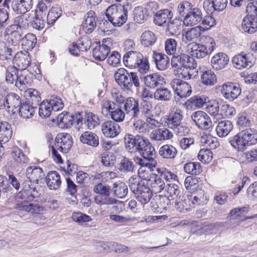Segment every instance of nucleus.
<instances>
[{"mask_svg":"<svg viewBox=\"0 0 257 257\" xmlns=\"http://www.w3.org/2000/svg\"><path fill=\"white\" fill-rule=\"evenodd\" d=\"M229 142L238 152H243L248 146L257 144V130L254 128H247L230 137Z\"/></svg>","mask_w":257,"mask_h":257,"instance_id":"obj_1","label":"nucleus"},{"mask_svg":"<svg viewBox=\"0 0 257 257\" xmlns=\"http://www.w3.org/2000/svg\"><path fill=\"white\" fill-rule=\"evenodd\" d=\"M152 108V105L149 102L144 101L140 104L139 99L133 97H128L123 101V109L131 118L149 115Z\"/></svg>","mask_w":257,"mask_h":257,"instance_id":"obj_2","label":"nucleus"},{"mask_svg":"<svg viewBox=\"0 0 257 257\" xmlns=\"http://www.w3.org/2000/svg\"><path fill=\"white\" fill-rule=\"evenodd\" d=\"M183 111L179 108H173L163 119L164 126L173 130L178 136H184L188 134L189 129L182 121Z\"/></svg>","mask_w":257,"mask_h":257,"instance_id":"obj_3","label":"nucleus"},{"mask_svg":"<svg viewBox=\"0 0 257 257\" xmlns=\"http://www.w3.org/2000/svg\"><path fill=\"white\" fill-rule=\"evenodd\" d=\"M123 62L127 67L138 68L141 73H147L150 68L148 58L136 51H130L125 53L123 57Z\"/></svg>","mask_w":257,"mask_h":257,"instance_id":"obj_4","label":"nucleus"},{"mask_svg":"<svg viewBox=\"0 0 257 257\" xmlns=\"http://www.w3.org/2000/svg\"><path fill=\"white\" fill-rule=\"evenodd\" d=\"M128 185L136 199L142 205L150 202L153 196L152 191L149 187L140 182V178L137 176H132L128 180Z\"/></svg>","mask_w":257,"mask_h":257,"instance_id":"obj_5","label":"nucleus"},{"mask_svg":"<svg viewBox=\"0 0 257 257\" xmlns=\"http://www.w3.org/2000/svg\"><path fill=\"white\" fill-rule=\"evenodd\" d=\"M114 77L118 84L126 90H131L133 86L137 88L140 86V79L136 72L129 73L124 68H120L115 72Z\"/></svg>","mask_w":257,"mask_h":257,"instance_id":"obj_6","label":"nucleus"},{"mask_svg":"<svg viewBox=\"0 0 257 257\" xmlns=\"http://www.w3.org/2000/svg\"><path fill=\"white\" fill-rule=\"evenodd\" d=\"M105 16L113 26L120 27L127 20L128 11L124 6L112 5L106 10Z\"/></svg>","mask_w":257,"mask_h":257,"instance_id":"obj_7","label":"nucleus"},{"mask_svg":"<svg viewBox=\"0 0 257 257\" xmlns=\"http://www.w3.org/2000/svg\"><path fill=\"white\" fill-rule=\"evenodd\" d=\"M215 43L214 40L210 37L205 38V44L191 43L188 45L187 48L189 53L193 57L197 59H201L211 53L214 50Z\"/></svg>","mask_w":257,"mask_h":257,"instance_id":"obj_8","label":"nucleus"},{"mask_svg":"<svg viewBox=\"0 0 257 257\" xmlns=\"http://www.w3.org/2000/svg\"><path fill=\"white\" fill-rule=\"evenodd\" d=\"M246 12L247 15L242 22L241 29L245 33L253 34L257 31V2L248 3Z\"/></svg>","mask_w":257,"mask_h":257,"instance_id":"obj_9","label":"nucleus"},{"mask_svg":"<svg viewBox=\"0 0 257 257\" xmlns=\"http://www.w3.org/2000/svg\"><path fill=\"white\" fill-rule=\"evenodd\" d=\"M63 106L61 99L58 97H55L49 101L44 100L39 105V114L41 117L46 118L50 116L52 111H59Z\"/></svg>","mask_w":257,"mask_h":257,"instance_id":"obj_10","label":"nucleus"},{"mask_svg":"<svg viewBox=\"0 0 257 257\" xmlns=\"http://www.w3.org/2000/svg\"><path fill=\"white\" fill-rule=\"evenodd\" d=\"M139 147L138 151L142 156L147 161L151 162L150 165L152 167H155L157 163L154 161L156 157V152L154 147L151 145L149 140L144 138L143 140V143Z\"/></svg>","mask_w":257,"mask_h":257,"instance_id":"obj_11","label":"nucleus"},{"mask_svg":"<svg viewBox=\"0 0 257 257\" xmlns=\"http://www.w3.org/2000/svg\"><path fill=\"white\" fill-rule=\"evenodd\" d=\"M191 118L197 126L203 130H208L212 126V121L208 115L204 111L198 110L194 112Z\"/></svg>","mask_w":257,"mask_h":257,"instance_id":"obj_12","label":"nucleus"},{"mask_svg":"<svg viewBox=\"0 0 257 257\" xmlns=\"http://www.w3.org/2000/svg\"><path fill=\"white\" fill-rule=\"evenodd\" d=\"M171 85L175 93L181 98L189 96L192 93L190 84L180 79H174L171 82Z\"/></svg>","mask_w":257,"mask_h":257,"instance_id":"obj_13","label":"nucleus"},{"mask_svg":"<svg viewBox=\"0 0 257 257\" xmlns=\"http://www.w3.org/2000/svg\"><path fill=\"white\" fill-rule=\"evenodd\" d=\"M195 61L189 55L185 54H174L171 59V64L173 67H177L182 70V67L190 68L195 65Z\"/></svg>","mask_w":257,"mask_h":257,"instance_id":"obj_14","label":"nucleus"},{"mask_svg":"<svg viewBox=\"0 0 257 257\" xmlns=\"http://www.w3.org/2000/svg\"><path fill=\"white\" fill-rule=\"evenodd\" d=\"M55 147L59 151L66 154L70 150L73 141L71 136L67 133H60L55 139Z\"/></svg>","mask_w":257,"mask_h":257,"instance_id":"obj_15","label":"nucleus"},{"mask_svg":"<svg viewBox=\"0 0 257 257\" xmlns=\"http://www.w3.org/2000/svg\"><path fill=\"white\" fill-rule=\"evenodd\" d=\"M221 92L226 99L233 101L240 94L241 88L238 84L227 82L222 85Z\"/></svg>","mask_w":257,"mask_h":257,"instance_id":"obj_16","label":"nucleus"},{"mask_svg":"<svg viewBox=\"0 0 257 257\" xmlns=\"http://www.w3.org/2000/svg\"><path fill=\"white\" fill-rule=\"evenodd\" d=\"M253 57L251 54L240 53L232 58L233 66L237 69L250 68L253 65Z\"/></svg>","mask_w":257,"mask_h":257,"instance_id":"obj_17","label":"nucleus"},{"mask_svg":"<svg viewBox=\"0 0 257 257\" xmlns=\"http://www.w3.org/2000/svg\"><path fill=\"white\" fill-rule=\"evenodd\" d=\"M102 134L107 138H114L120 133V127L116 122L107 120L103 122L101 126Z\"/></svg>","mask_w":257,"mask_h":257,"instance_id":"obj_18","label":"nucleus"},{"mask_svg":"<svg viewBox=\"0 0 257 257\" xmlns=\"http://www.w3.org/2000/svg\"><path fill=\"white\" fill-rule=\"evenodd\" d=\"M203 14L201 10L194 7L186 15L183 20V23L187 27H192L199 24L202 20Z\"/></svg>","mask_w":257,"mask_h":257,"instance_id":"obj_19","label":"nucleus"},{"mask_svg":"<svg viewBox=\"0 0 257 257\" xmlns=\"http://www.w3.org/2000/svg\"><path fill=\"white\" fill-rule=\"evenodd\" d=\"M96 15L94 11H90L86 14L81 24L82 29L85 33L90 34L93 32L96 27Z\"/></svg>","mask_w":257,"mask_h":257,"instance_id":"obj_20","label":"nucleus"},{"mask_svg":"<svg viewBox=\"0 0 257 257\" xmlns=\"http://www.w3.org/2000/svg\"><path fill=\"white\" fill-rule=\"evenodd\" d=\"M31 58L28 51L24 50L18 52L13 58L14 65L19 69L25 70L30 65Z\"/></svg>","mask_w":257,"mask_h":257,"instance_id":"obj_21","label":"nucleus"},{"mask_svg":"<svg viewBox=\"0 0 257 257\" xmlns=\"http://www.w3.org/2000/svg\"><path fill=\"white\" fill-rule=\"evenodd\" d=\"M155 5L154 3L147 4L144 7H137L134 10V20L139 24L144 23L150 14V8Z\"/></svg>","mask_w":257,"mask_h":257,"instance_id":"obj_22","label":"nucleus"},{"mask_svg":"<svg viewBox=\"0 0 257 257\" xmlns=\"http://www.w3.org/2000/svg\"><path fill=\"white\" fill-rule=\"evenodd\" d=\"M107 41L110 42V39H103L102 44L97 46L93 49L92 56L96 60L102 61L108 56L110 49L106 44Z\"/></svg>","mask_w":257,"mask_h":257,"instance_id":"obj_23","label":"nucleus"},{"mask_svg":"<svg viewBox=\"0 0 257 257\" xmlns=\"http://www.w3.org/2000/svg\"><path fill=\"white\" fill-rule=\"evenodd\" d=\"M6 110L9 113H15L22 104L20 97L16 93L11 92L6 95Z\"/></svg>","mask_w":257,"mask_h":257,"instance_id":"obj_24","label":"nucleus"},{"mask_svg":"<svg viewBox=\"0 0 257 257\" xmlns=\"http://www.w3.org/2000/svg\"><path fill=\"white\" fill-rule=\"evenodd\" d=\"M144 137L137 135L134 136L131 134H126L124 138V142L126 149L129 152H133L138 150L139 147L141 146L142 142Z\"/></svg>","mask_w":257,"mask_h":257,"instance_id":"obj_25","label":"nucleus"},{"mask_svg":"<svg viewBox=\"0 0 257 257\" xmlns=\"http://www.w3.org/2000/svg\"><path fill=\"white\" fill-rule=\"evenodd\" d=\"M26 175L31 184H38L39 181L42 179L45 174L40 167L30 166L26 169Z\"/></svg>","mask_w":257,"mask_h":257,"instance_id":"obj_26","label":"nucleus"},{"mask_svg":"<svg viewBox=\"0 0 257 257\" xmlns=\"http://www.w3.org/2000/svg\"><path fill=\"white\" fill-rule=\"evenodd\" d=\"M229 60V57L225 53L219 52L212 57L211 64L214 69L218 70L225 68Z\"/></svg>","mask_w":257,"mask_h":257,"instance_id":"obj_27","label":"nucleus"},{"mask_svg":"<svg viewBox=\"0 0 257 257\" xmlns=\"http://www.w3.org/2000/svg\"><path fill=\"white\" fill-rule=\"evenodd\" d=\"M146 85L151 88L160 87L166 83L165 78L157 73H152L144 77Z\"/></svg>","mask_w":257,"mask_h":257,"instance_id":"obj_28","label":"nucleus"},{"mask_svg":"<svg viewBox=\"0 0 257 257\" xmlns=\"http://www.w3.org/2000/svg\"><path fill=\"white\" fill-rule=\"evenodd\" d=\"M22 191L19 192L18 196L23 200L21 202H28L32 201L36 195L35 186L31 184H29L25 183Z\"/></svg>","mask_w":257,"mask_h":257,"instance_id":"obj_29","label":"nucleus"},{"mask_svg":"<svg viewBox=\"0 0 257 257\" xmlns=\"http://www.w3.org/2000/svg\"><path fill=\"white\" fill-rule=\"evenodd\" d=\"M10 158L16 166L26 164L29 161L28 158L23 153L22 150L17 146L13 147L12 148Z\"/></svg>","mask_w":257,"mask_h":257,"instance_id":"obj_30","label":"nucleus"},{"mask_svg":"<svg viewBox=\"0 0 257 257\" xmlns=\"http://www.w3.org/2000/svg\"><path fill=\"white\" fill-rule=\"evenodd\" d=\"M16 209L20 211H25L37 215L44 211L45 208L37 204L28 203L27 202H18L16 204Z\"/></svg>","mask_w":257,"mask_h":257,"instance_id":"obj_31","label":"nucleus"},{"mask_svg":"<svg viewBox=\"0 0 257 257\" xmlns=\"http://www.w3.org/2000/svg\"><path fill=\"white\" fill-rule=\"evenodd\" d=\"M32 82L28 71H20L15 83V86L20 91H25Z\"/></svg>","mask_w":257,"mask_h":257,"instance_id":"obj_32","label":"nucleus"},{"mask_svg":"<svg viewBox=\"0 0 257 257\" xmlns=\"http://www.w3.org/2000/svg\"><path fill=\"white\" fill-rule=\"evenodd\" d=\"M173 137V133L168 128H158L153 131L150 134L151 139L156 141L169 140Z\"/></svg>","mask_w":257,"mask_h":257,"instance_id":"obj_33","label":"nucleus"},{"mask_svg":"<svg viewBox=\"0 0 257 257\" xmlns=\"http://www.w3.org/2000/svg\"><path fill=\"white\" fill-rule=\"evenodd\" d=\"M181 193L180 187L175 183H168L165 188L163 193L169 197L170 199L175 200V205L178 206L179 202L177 201V198Z\"/></svg>","mask_w":257,"mask_h":257,"instance_id":"obj_34","label":"nucleus"},{"mask_svg":"<svg viewBox=\"0 0 257 257\" xmlns=\"http://www.w3.org/2000/svg\"><path fill=\"white\" fill-rule=\"evenodd\" d=\"M48 187L51 190H57L61 185V180L59 173L55 171L49 172L46 177Z\"/></svg>","mask_w":257,"mask_h":257,"instance_id":"obj_35","label":"nucleus"},{"mask_svg":"<svg viewBox=\"0 0 257 257\" xmlns=\"http://www.w3.org/2000/svg\"><path fill=\"white\" fill-rule=\"evenodd\" d=\"M173 16V13L170 10H161L158 11L156 14L154 18V22L156 25L162 26L167 21L170 20Z\"/></svg>","mask_w":257,"mask_h":257,"instance_id":"obj_36","label":"nucleus"},{"mask_svg":"<svg viewBox=\"0 0 257 257\" xmlns=\"http://www.w3.org/2000/svg\"><path fill=\"white\" fill-rule=\"evenodd\" d=\"M187 198L189 201L191 202L194 206L204 204L208 199L205 191L202 190H197L190 195H188Z\"/></svg>","mask_w":257,"mask_h":257,"instance_id":"obj_37","label":"nucleus"},{"mask_svg":"<svg viewBox=\"0 0 257 257\" xmlns=\"http://www.w3.org/2000/svg\"><path fill=\"white\" fill-rule=\"evenodd\" d=\"M80 141L83 144L93 147H96L99 145L98 136L91 132L87 131L82 133L80 137Z\"/></svg>","mask_w":257,"mask_h":257,"instance_id":"obj_38","label":"nucleus"},{"mask_svg":"<svg viewBox=\"0 0 257 257\" xmlns=\"http://www.w3.org/2000/svg\"><path fill=\"white\" fill-rule=\"evenodd\" d=\"M12 130L11 125L7 122H0V143L6 144L11 138Z\"/></svg>","mask_w":257,"mask_h":257,"instance_id":"obj_39","label":"nucleus"},{"mask_svg":"<svg viewBox=\"0 0 257 257\" xmlns=\"http://www.w3.org/2000/svg\"><path fill=\"white\" fill-rule=\"evenodd\" d=\"M160 156L163 159H174L177 155V150L173 145L166 144L162 146L159 149Z\"/></svg>","mask_w":257,"mask_h":257,"instance_id":"obj_40","label":"nucleus"},{"mask_svg":"<svg viewBox=\"0 0 257 257\" xmlns=\"http://www.w3.org/2000/svg\"><path fill=\"white\" fill-rule=\"evenodd\" d=\"M233 128V125L229 120H221L216 127L217 135L219 137H225L227 136Z\"/></svg>","mask_w":257,"mask_h":257,"instance_id":"obj_41","label":"nucleus"},{"mask_svg":"<svg viewBox=\"0 0 257 257\" xmlns=\"http://www.w3.org/2000/svg\"><path fill=\"white\" fill-rule=\"evenodd\" d=\"M151 187V191L155 194L164 192L166 184L161 177L158 175H153V178L151 182H149V185Z\"/></svg>","mask_w":257,"mask_h":257,"instance_id":"obj_42","label":"nucleus"},{"mask_svg":"<svg viewBox=\"0 0 257 257\" xmlns=\"http://www.w3.org/2000/svg\"><path fill=\"white\" fill-rule=\"evenodd\" d=\"M172 92L170 89L161 86L158 87L153 94L155 99L159 101H169L172 98Z\"/></svg>","mask_w":257,"mask_h":257,"instance_id":"obj_43","label":"nucleus"},{"mask_svg":"<svg viewBox=\"0 0 257 257\" xmlns=\"http://www.w3.org/2000/svg\"><path fill=\"white\" fill-rule=\"evenodd\" d=\"M208 99V97L204 96L195 95L188 99L185 104L190 108H201L206 105V103Z\"/></svg>","mask_w":257,"mask_h":257,"instance_id":"obj_44","label":"nucleus"},{"mask_svg":"<svg viewBox=\"0 0 257 257\" xmlns=\"http://www.w3.org/2000/svg\"><path fill=\"white\" fill-rule=\"evenodd\" d=\"M153 59L156 67L159 70L163 71L167 68L169 59L167 55L162 53H154Z\"/></svg>","mask_w":257,"mask_h":257,"instance_id":"obj_45","label":"nucleus"},{"mask_svg":"<svg viewBox=\"0 0 257 257\" xmlns=\"http://www.w3.org/2000/svg\"><path fill=\"white\" fill-rule=\"evenodd\" d=\"M204 31V28L200 26L191 28L183 34V41L187 43L200 37L201 32Z\"/></svg>","mask_w":257,"mask_h":257,"instance_id":"obj_46","label":"nucleus"},{"mask_svg":"<svg viewBox=\"0 0 257 257\" xmlns=\"http://www.w3.org/2000/svg\"><path fill=\"white\" fill-rule=\"evenodd\" d=\"M36 106L30 105L27 102L23 103L18 109L20 116L23 118L27 119L32 117L35 112Z\"/></svg>","mask_w":257,"mask_h":257,"instance_id":"obj_47","label":"nucleus"},{"mask_svg":"<svg viewBox=\"0 0 257 257\" xmlns=\"http://www.w3.org/2000/svg\"><path fill=\"white\" fill-rule=\"evenodd\" d=\"M24 96L28 101V103H31L32 105H37L41 100L40 93L36 89L29 88L24 91Z\"/></svg>","mask_w":257,"mask_h":257,"instance_id":"obj_48","label":"nucleus"},{"mask_svg":"<svg viewBox=\"0 0 257 257\" xmlns=\"http://www.w3.org/2000/svg\"><path fill=\"white\" fill-rule=\"evenodd\" d=\"M182 25V22L178 19L170 20L166 29L167 33L170 36L176 35L179 33Z\"/></svg>","mask_w":257,"mask_h":257,"instance_id":"obj_49","label":"nucleus"},{"mask_svg":"<svg viewBox=\"0 0 257 257\" xmlns=\"http://www.w3.org/2000/svg\"><path fill=\"white\" fill-rule=\"evenodd\" d=\"M201 81L206 86H213L217 82L216 76L212 70H205L203 72L201 76Z\"/></svg>","mask_w":257,"mask_h":257,"instance_id":"obj_50","label":"nucleus"},{"mask_svg":"<svg viewBox=\"0 0 257 257\" xmlns=\"http://www.w3.org/2000/svg\"><path fill=\"white\" fill-rule=\"evenodd\" d=\"M37 43V38L33 34H26L22 39V46L24 50L28 51L32 50Z\"/></svg>","mask_w":257,"mask_h":257,"instance_id":"obj_51","label":"nucleus"},{"mask_svg":"<svg viewBox=\"0 0 257 257\" xmlns=\"http://www.w3.org/2000/svg\"><path fill=\"white\" fill-rule=\"evenodd\" d=\"M112 190L114 195L119 198L124 197L128 192L127 185L124 182L121 181L113 184Z\"/></svg>","mask_w":257,"mask_h":257,"instance_id":"obj_52","label":"nucleus"},{"mask_svg":"<svg viewBox=\"0 0 257 257\" xmlns=\"http://www.w3.org/2000/svg\"><path fill=\"white\" fill-rule=\"evenodd\" d=\"M62 10L59 6L53 7L49 11L47 16V22L48 25L53 24L61 16Z\"/></svg>","mask_w":257,"mask_h":257,"instance_id":"obj_53","label":"nucleus"},{"mask_svg":"<svg viewBox=\"0 0 257 257\" xmlns=\"http://www.w3.org/2000/svg\"><path fill=\"white\" fill-rule=\"evenodd\" d=\"M207 111L213 116L214 122L218 121L221 119V114H220V109H219V103L213 101L210 102L206 105Z\"/></svg>","mask_w":257,"mask_h":257,"instance_id":"obj_54","label":"nucleus"},{"mask_svg":"<svg viewBox=\"0 0 257 257\" xmlns=\"http://www.w3.org/2000/svg\"><path fill=\"white\" fill-rule=\"evenodd\" d=\"M157 40V37L153 32L151 31H146L141 36L142 44L145 47L153 45Z\"/></svg>","mask_w":257,"mask_h":257,"instance_id":"obj_55","label":"nucleus"},{"mask_svg":"<svg viewBox=\"0 0 257 257\" xmlns=\"http://www.w3.org/2000/svg\"><path fill=\"white\" fill-rule=\"evenodd\" d=\"M200 143L202 146L215 149L218 146L217 138L212 137L209 134H203L200 138Z\"/></svg>","mask_w":257,"mask_h":257,"instance_id":"obj_56","label":"nucleus"},{"mask_svg":"<svg viewBox=\"0 0 257 257\" xmlns=\"http://www.w3.org/2000/svg\"><path fill=\"white\" fill-rule=\"evenodd\" d=\"M184 170L189 174L198 175L202 172V167L198 162H188L184 165Z\"/></svg>","mask_w":257,"mask_h":257,"instance_id":"obj_57","label":"nucleus"},{"mask_svg":"<svg viewBox=\"0 0 257 257\" xmlns=\"http://www.w3.org/2000/svg\"><path fill=\"white\" fill-rule=\"evenodd\" d=\"M117 105L112 101L108 99H104L101 103L102 114L105 116H108V114L110 115Z\"/></svg>","mask_w":257,"mask_h":257,"instance_id":"obj_58","label":"nucleus"},{"mask_svg":"<svg viewBox=\"0 0 257 257\" xmlns=\"http://www.w3.org/2000/svg\"><path fill=\"white\" fill-rule=\"evenodd\" d=\"M197 63L193 65V67L188 68L186 67H183V69L180 72V77L185 80H189L194 78L198 73L197 69Z\"/></svg>","mask_w":257,"mask_h":257,"instance_id":"obj_59","label":"nucleus"},{"mask_svg":"<svg viewBox=\"0 0 257 257\" xmlns=\"http://www.w3.org/2000/svg\"><path fill=\"white\" fill-rule=\"evenodd\" d=\"M135 166L133 162L128 158L124 157L122 159L119 164V170L121 172L128 173L133 172L135 170Z\"/></svg>","mask_w":257,"mask_h":257,"instance_id":"obj_60","label":"nucleus"},{"mask_svg":"<svg viewBox=\"0 0 257 257\" xmlns=\"http://www.w3.org/2000/svg\"><path fill=\"white\" fill-rule=\"evenodd\" d=\"M19 72L15 65L8 67L6 72V81L10 84L16 82Z\"/></svg>","mask_w":257,"mask_h":257,"instance_id":"obj_61","label":"nucleus"},{"mask_svg":"<svg viewBox=\"0 0 257 257\" xmlns=\"http://www.w3.org/2000/svg\"><path fill=\"white\" fill-rule=\"evenodd\" d=\"M142 117H133L131 120L133 122V126L135 131L139 133H145L149 132L146 127V121L143 120Z\"/></svg>","mask_w":257,"mask_h":257,"instance_id":"obj_62","label":"nucleus"},{"mask_svg":"<svg viewBox=\"0 0 257 257\" xmlns=\"http://www.w3.org/2000/svg\"><path fill=\"white\" fill-rule=\"evenodd\" d=\"M85 122L90 129H93L99 124V119L97 115L92 112L86 114Z\"/></svg>","mask_w":257,"mask_h":257,"instance_id":"obj_63","label":"nucleus"},{"mask_svg":"<svg viewBox=\"0 0 257 257\" xmlns=\"http://www.w3.org/2000/svg\"><path fill=\"white\" fill-rule=\"evenodd\" d=\"M194 7V6L188 1H182L178 6L177 12L180 16L185 17Z\"/></svg>","mask_w":257,"mask_h":257,"instance_id":"obj_64","label":"nucleus"}]
</instances>
